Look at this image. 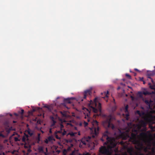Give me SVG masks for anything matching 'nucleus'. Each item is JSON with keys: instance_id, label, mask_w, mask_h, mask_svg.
<instances>
[{"instance_id": "nucleus-1", "label": "nucleus", "mask_w": 155, "mask_h": 155, "mask_svg": "<svg viewBox=\"0 0 155 155\" xmlns=\"http://www.w3.org/2000/svg\"><path fill=\"white\" fill-rule=\"evenodd\" d=\"M91 89L85 91L83 93L84 96L83 97H78L65 98L62 97H58L55 100L53 101V104L51 105L57 107H67V105L69 104L74 107L82 102H85L87 96L91 95Z\"/></svg>"}, {"instance_id": "nucleus-2", "label": "nucleus", "mask_w": 155, "mask_h": 155, "mask_svg": "<svg viewBox=\"0 0 155 155\" xmlns=\"http://www.w3.org/2000/svg\"><path fill=\"white\" fill-rule=\"evenodd\" d=\"M110 133L107 130L105 132L101 140L103 142L106 140V141L104 143V145H107V147L102 146L100 148L99 152L103 155H109L111 154L110 150L115 147L116 144L113 141V138L110 137Z\"/></svg>"}, {"instance_id": "nucleus-3", "label": "nucleus", "mask_w": 155, "mask_h": 155, "mask_svg": "<svg viewBox=\"0 0 155 155\" xmlns=\"http://www.w3.org/2000/svg\"><path fill=\"white\" fill-rule=\"evenodd\" d=\"M133 131L136 132V133H131L130 138V140L133 144H135L137 146V147H135V148L136 149L140 150L143 147V143L142 141L138 139L137 138V130H134Z\"/></svg>"}, {"instance_id": "nucleus-4", "label": "nucleus", "mask_w": 155, "mask_h": 155, "mask_svg": "<svg viewBox=\"0 0 155 155\" xmlns=\"http://www.w3.org/2000/svg\"><path fill=\"white\" fill-rule=\"evenodd\" d=\"M140 136L142 137H149V139L145 141V142L147 143V146L149 147H146L145 149V150L146 151L148 148L150 149L152 146V141L153 140V137L152 134L149 131H147L146 133L142 132L140 134Z\"/></svg>"}, {"instance_id": "nucleus-5", "label": "nucleus", "mask_w": 155, "mask_h": 155, "mask_svg": "<svg viewBox=\"0 0 155 155\" xmlns=\"http://www.w3.org/2000/svg\"><path fill=\"white\" fill-rule=\"evenodd\" d=\"M111 116L109 115L108 118L103 122V125L106 128H111L113 130L115 129V127L113 124L111 123Z\"/></svg>"}, {"instance_id": "nucleus-6", "label": "nucleus", "mask_w": 155, "mask_h": 155, "mask_svg": "<svg viewBox=\"0 0 155 155\" xmlns=\"http://www.w3.org/2000/svg\"><path fill=\"white\" fill-rule=\"evenodd\" d=\"M101 98L98 97H96L94 99V101L91 100L90 102L88 101L87 104L88 105V107H92L90 105L92 104L93 105H95V107H101Z\"/></svg>"}, {"instance_id": "nucleus-7", "label": "nucleus", "mask_w": 155, "mask_h": 155, "mask_svg": "<svg viewBox=\"0 0 155 155\" xmlns=\"http://www.w3.org/2000/svg\"><path fill=\"white\" fill-rule=\"evenodd\" d=\"M93 126L91 128V130L94 132V134L95 135H97L99 133V128L98 127V122L97 120H94L92 123Z\"/></svg>"}, {"instance_id": "nucleus-8", "label": "nucleus", "mask_w": 155, "mask_h": 155, "mask_svg": "<svg viewBox=\"0 0 155 155\" xmlns=\"http://www.w3.org/2000/svg\"><path fill=\"white\" fill-rule=\"evenodd\" d=\"M155 93V92L152 91V92H150L147 91L146 89H144V91H143V92H138L137 95L140 98H143V94L145 95H150L153 94H154Z\"/></svg>"}, {"instance_id": "nucleus-9", "label": "nucleus", "mask_w": 155, "mask_h": 155, "mask_svg": "<svg viewBox=\"0 0 155 155\" xmlns=\"http://www.w3.org/2000/svg\"><path fill=\"white\" fill-rule=\"evenodd\" d=\"M138 128L140 129L141 127H145L146 126V123L143 120L140 121L138 124Z\"/></svg>"}, {"instance_id": "nucleus-10", "label": "nucleus", "mask_w": 155, "mask_h": 155, "mask_svg": "<svg viewBox=\"0 0 155 155\" xmlns=\"http://www.w3.org/2000/svg\"><path fill=\"white\" fill-rule=\"evenodd\" d=\"M60 112L63 117H68V115L67 113V112L65 111H61Z\"/></svg>"}, {"instance_id": "nucleus-11", "label": "nucleus", "mask_w": 155, "mask_h": 155, "mask_svg": "<svg viewBox=\"0 0 155 155\" xmlns=\"http://www.w3.org/2000/svg\"><path fill=\"white\" fill-rule=\"evenodd\" d=\"M88 139H87L86 138H84L82 139L81 140V142L83 144L85 145H86V142H88Z\"/></svg>"}, {"instance_id": "nucleus-12", "label": "nucleus", "mask_w": 155, "mask_h": 155, "mask_svg": "<svg viewBox=\"0 0 155 155\" xmlns=\"http://www.w3.org/2000/svg\"><path fill=\"white\" fill-rule=\"evenodd\" d=\"M51 118L52 121V123L51 124V126L53 127L55 125L56 122L54 120V118L53 117H52Z\"/></svg>"}, {"instance_id": "nucleus-13", "label": "nucleus", "mask_w": 155, "mask_h": 155, "mask_svg": "<svg viewBox=\"0 0 155 155\" xmlns=\"http://www.w3.org/2000/svg\"><path fill=\"white\" fill-rule=\"evenodd\" d=\"M151 101H149L148 100H145V103L148 106V107H152V106H151L150 104L151 103Z\"/></svg>"}, {"instance_id": "nucleus-14", "label": "nucleus", "mask_w": 155, "mask_h": 155, "mask_svg": "<svg viewBox=\"0 0 155 155\" xmlns=\"http://www.w3.org/2000/svg\"><path fill=\"white\" fill-rule=\"evenodd\" d=\"M154 124V126H153L152 124H150L149 125V127L150 128L152 131H155V123Z\"/></svg>"}, {"instance_id": "nucleus-15", "label": "nucleus", "mask_w": 155, "mask_h": 155, "mask_svg": "<svg viewBox=\"0 0 155 155\" xmlns=\"http://www.w3.org/2000/svg\"><path fill=\"white\" fill-rule=\"evenodd\" d=\"M38 105L41 107H50L47 104H44L43 103H40L38 104Z\"/></svg>"}, {"instance_id": "nucleus-16", "label": "nucleus", "mask_w": 155, "mask_h": 155, "mask_svg": "<svg viewBox=\"0 0 155 155\" xmlns=\"http://www.w3.org/2000/svg\"><path fill=\"white\" fill-rule=\"evenodd\" d=\"M35 109H33L32 110L29 111L28 112L29 115H32L33 112L35 111Z\"/></svg>"}, {"instance_id": "nucleus-17", "label": "nucleus", "mask_w": 155, "mask_h": 155, "mask_svg": "<svg viewBox=\"0 0 155 155\" xmlns=\"http://www.w3.org/2000/svg\"><path fill=\"white\" fill-rule=\"evenodd\" d=\"M109 91H107V93L106 92H104V94L105 95V97H102V98H107L108 97V94H109Z\"/></svg>"}, {"instance_id": "nucleus-18", "label": "nucleus", "mask_w": 155, "mask_h": 155, "mask_svg": "<svg viewBox=\"0 0 155 155\" xmlns=\"http://www.w3.org/2000/svg\"><path fill=\"white\" fill-rule=\"evenodd\" d=\"M27 132L28 133L30 136H32L33 134V133L32 132H31V130L30 129H28V130H27Z\"/></svg>"}, {"instance_id": "nucleus-19", "label": "nucleus", "mask_w": 155, "mask_h": 155, "mask_svg": "<svg viewBox=\"0 0 155 155\" xmlns=\"http://www.w3.org/2000/svg\"><path fill=\"white\" fill-rule=\"evenodd\" d=\"M76 134V133H74L73 132H71L69 133L68 134L70 135L71 136L73 137H74L75 135V134Z\"/></svg>"}, {"instance_id": "nucleus-20", "label": "nucleus", "mask_w": 155, "mask_h": 155, "mask_svg": "<svg viewBox=\"0 0 155 155\" xmlns=\"http://www.w3.org/2000/svg\"><path fill=\"white\" fill-rule=\"evenodd\" d=\"M38 150L40 152H44L43 148L41 147H40L38 148Z\"/></svg>"}, {"instance_id": "nucleus-21", "label": "nucleus", "mask_w": 155, "mask_h": 155, "mask_svg": "<svg viewBox=\"0 0 155 155\" xmlns=\"http://www.w3.org/2000/svg\"><path fill=\"white\" fill-rule=\"evenodd\" d=\"M48 139L49 141H51L54 140L53 137L52 136H49L48 137Z\"/></svg>"}, {"instance_id": "nucleus-22", "label": "nucleus", "mask_w": 155, "mask_h": 155, "mask_svg": "<svg viewBox=\"0 0 155 155\" xmlns=\"http://www.w3.org/2000/svg\"><path fill=\"white\" fill-rule=\"evenodd\" d=\"M137 113L139 114L140 116H141L142 115H143L144 114V112H142L141 113H140V112L139 110L137 111Z\"/></svg>"}, {"instance_id": "nucleus-23", "label": "nucleus", "mask_w": 155, "mask_h": 155, "mask_svg": "<svg viewBox=\"0 0 155 155\" xmlns=\"http://www.w3.org/2000/svg\"><path fill=\"white\" fill-rule=\"evenodd\" d=\"M24 110L23 109L21 110V111H19L18 112V113L19 114H20L21 115H22L24 113Z\"/></svg>"}, {"instance_id": "nucleus-24", "label": "nucleus", "mask_w": 155, "mask_h": 155, "mask_svg": "<svg viewBox=\"0 0 155 155\" xmlns=\"http://www.w3.org/2000/svg\"><path fill=\"white\" fill-rule=\"evenodd\" d=\"M91 108H92V109H93V111H94L95 113H97V109L96 108V107H91Z\"/></svg>"}, {"instance_id": "nucleus-25", "label": "nucleus", "mask_w": 155, "mask_h": 155, "mask_svg": "<svg viewBox=\"0 0 155 155\" xmlns=\"http://www.w3.org/2000/svg\"><path fill=\"white\" fill-rule=\"evenodd\" d=\"M27 139V138L25 137V136H23L22 139V141L23 142H25Z\"/></svg>"}, {"instance_id": "nucleus-26", "label": "nucleus", "mask_w": 155, "mask_h": 155, "mask_svg": "<svg viewBox=\"0 0 155 155\" xmlns=\"http://www.w3.org/2000/svg\"><path fill=\"white\" fill-rule=\"evenodd\" d=\"M150 87L152 89L155 90V85H151L150 86Z\"/></svg>"}, {"instance_id": "nucleus-27", "label": "nucleus", "mask_w": 155, "mask_h": 155, "mask_svg": "<svg viewBox=\"0 0 155 155\" xmlns=\"http://www.w3.org/2000/svg\"><path fill=\"white\" fill-rule=\"evenodd\" d=\"M40 134H38V137L37 140V143H39L40 141Z\"/></svg>"}, {"instance_id": "nucleus-28", "label": "nucleus", "mask_w": 155, "mask_h": 155, "mask_svg": "<svg viewBox=\"0 0 155 155\" xmlns=\"http://www.w3.org/2000/svg\"><path fill=\"white\" fill-rule=\"evenodd\" d=\"M125 76L126 77H127L128 78H129V79H131V76L129 74H125Z\"/></svg>"}, {"instance_id": "nucleus-29", "label": "nucleus", "mask_w": 155, "mask_h": 155, "mask_svg": "<svg viewBox=\"0 0 155 155\" xmlns=\"http://www.w3.org/2000/svg\"><path fill=\"white\" fill-rule=\"evenodd\" d=\"M62 133V130L61 129L60 130L57 131V132H55V134H57V133L61 134Z\"/></svg>"}, {"instance_id": "nucleus-30", "label": "nucleus", "mask_w": 155, "mask_h": 155, "mask_svg": "<svg viewBox=\"0 0 155 155\" xmlns=\"http://www.w3.org/2000/svg\"><path fill=\"white\" fill-rule=\"evenodd\" d=\"M84 127H86L88 125V123L86 121H84Z\"/></svg>"}, {"instance_id": "nucleus-31", "label": "nucleus", "mask_w": 155, "mask_h": 155, "mask_svg": "<svg viewBox=\"0 0 155 155\" xmlns=\"http://www.w3.org/2000/svg\"><path fill=\"white\" fill-rule=\"evenodd\" d=\"M55 136L56 139H61V138L60 137H59L58 135L56 134H55Z\"/></svg>"}, {"instance_id": "nucleus-32", "label": "nucleus", "mask_w": 155, "mask_h": 155, "mask_svg": "<svg viewBox=\"0 0 155 155\" xmlns=\"http://www.w3.org/2000/svg\"><path fill=\"white\" fill-rule=\"evenodd\" d=\"M76 151H72V153L70 154V155H76Z\"/></svg>"}, {"instance_id": "nucleus-33", "label": "nucleus", "mask_w": 155, "mask_h": 155, "mask_svg": "<svg viewBox=\"0 0 155 155\" xmlns=\"http://www.w3.org/2000/svg\"><path fill=\"white\" fill-rule=\"evenodd\" d=\"M23 136H25V137L27 138V140H28V138L29 137V136L28 135L25 134V133L24 134V135Z\"/></svg>"}, {"instance_id": "nucleus-34", "label": "nucleus", "mask_w": 155, "mask_h": 155, "mask_svg": "<svg viewBox=\"0 0 155 155\" xmlns=\"http://www.w3.org/2000/svg\"><path fill=\"white\" fill-rule=\"evenodd\" d=\"M14 140L15 141H19V140L18 139V138L17 137H15L14 138Z\"/></svg>"}, {"instance_id": "nucleus-35", "label": "nucleus", "mask_w": 155, "mask_h": 155, "mask_svg": "<svg viewBox=\"0 0 155 155\" xmlns=\"http://www.w3.org/2000/svg\"><path fill=\"white\" fill-rule=\"evenodd\" d=\"M48 141H49L48 140V139H46L45 141V143L47 144H48Z\"/></svg>"}, {"instance_id": "nucleus-36", "label": "nucleus", "mask_w": 155, "mask_h": 155, "mask_svg": "<svg viewBox=\"0 0 155 155\" xmlns=\"http://www.w3.org/2000/svg\"><path fill=\"white\" fill-rule=\"evenodd\" d=\"M66 132L65 130H64L63 132L62 133V134L63 136H64L66 134Z\"/></svg>"}, {"instance_id": "nucleus-37", "label": "nucleus", "mask_w": 155, "mask_h": 155, "mask_svg": "<svg viewBox=\"0 0 155 155\" xmlns=\"http://www.w3.org/2000/svg\"><path fill=\"white\" fill-rule=\"evenodd\" d=\"M83 155H90V154L88 153H83Z\"/></svg>"}, {"instance_id": "nucleus-38", "label": "nucleus", "mask_w": 155, "mask_h": 155, "mask_svg": "<svg viewBox=\"0 0 155 155\" xmlns=\"http://www.w3.org/2000/svg\"><path fill=\"white\" fill-rule=\"evenodd\" d=\"M135 155H144L142 153H140V154H138L137 153H136Z\"/></svg>"}, {"instance_id": "nucleus-39", "label": "nucleus", "mask_w": 155, "mask_h": 155, "mask_svg": "<svg viewBox=\"0 0 155 155\" xmlns=\"http://www.w3.org/2000/svg\"><path fill=\"white\" fill-rule=\"evenodd\" d=\"M14 114L16 116H18L19 115V113L18 114H17V113H14Z\"/></svg>"}, {"instance_id": "nucleus-40", "label": "nucleus", "mask_w": 155, "mask_h": 155, "mask_svg": "<svg viewBox=\"0 0 155 155\" xmlns=\"http://www.w3.org/2000/svg\"><path fill=\"white\" fill-rule=\"evenodd\" d=\"M151 75V74H148L147 76V78H150V76Z\"/></svg>"}, {"instance_id": "nucleus-41", "label": "nucleus", "mask_w": 155, "mask_h": 155, "mask_svg": "<svg viewBox=\"0 0 155 155\" xmlns=\"http://www.w3.org/2000/svg\"><path fill=\"white\" fill-rule=\"evenodd\" d=\"M153 146L155 147V141H153Z\"/></svg>"}, {"instance_id": "nucleus-42", "label": "nucleus", "mask_w": 155, "mask_h": 155, "mask_svg": "<svg viewBox=\"0 0 155 155\" xmlns=\"http://www.w3.org/2000/svg\"><path fill=\"white\" fill-rule=\"evenodd\" d=\"M60 126H61V129L62 128H63L64 127V126L62 124H61V125H60Z\"/></svg>"}, {"instance_id": "nucleus-43", "label": "nucleus", "mask_w": 155, "mask_h": 155, "mask_svg": "<svg viewBox=\"0 0 155 155\" xmlns=\"http://www.w3.org/2000/svg\"><path fill=\"white\" fill-rule=\"evenodd\" d=\"M126 111H127L129 107H125Z\"/></svg>"}, {"instance_id": "nucleus-44", "label": "nucleus", "mask_w": 155, "mask_h": 155, "mask_svg": "<svg viewBox=\"0 0 155 155\" xmlns=\"http://www.w3.org/2000/svg\"><path fill=\"white\" fill-rule=\"evenodd\" d=\"M67 125H71V124L70 123H67Z\"/></svg>"}, {"instance_id": "nucleus-45", "label": "nucleus", "mask_w": 155, "mask_h": 155, "mask_svg": "<svg viewBox=\"0 0 155 155\" xmlns=\"http://www.w3.org/2000/svg\"><path fill=\"white\" fill-rule=\"evenodd\" d=\"M49 133H52V129L51 128H50L49 129Z\"/></svg>"}, {"instance_id": "nucleus-46", "label": "nucleus", "mask_w": 155, "mask_h": 155, "mask_svg": "<svg viewBox=\"0 0 155 155\" xmlns=\"http://www.w3.org/2000/svg\"><path fill=\"white\" fill-rule=\"evenodd\" d=\"M148 108V109H153V107H147ZM153 108H155V107H153Z\"/></svg>"}, {"instance_id": "nucleus-47", "label": "nucleus", "mask_w": 155, "mask_h": 155, "mask_svg": "<svg viewBox=\"0 0 155 155\" xmlns=\"http://www.w3.org/2000/svg\"><path fill=\"white\" fill-rule=\"evenodd\" d=\"M4 136L3 134H0V137H4Z\"/></svg>"}, {"instance_id": "nucleus-48", "label": "nucleus", "mask_w": 155, "mask_h": 155, "mask_svg": "<svg viewBox=\"0 0 155 155\" xmlns=\"http://www.w3.org/2000/svg\"><path fill=\"white\" fill-rule=\"evenodd\" d=\"M134 70L135 71H139L137 69V68H135L134 69Z\"/></svg>"}, {"instance_id": "nucleus-49", "label": "nucleus", "mask_w": 155, "mask_h": 155, "mask_svg": "<svg viewBox=\"0 0 155 155\" xmlns=\"http://www.w3.org/2000/svg\"><path fill=\"white\" fill-rule=\"evenodd\" d=\"M79 125L80 126H82V124L81 123H80L79 124Z\"/></svg>"}, {"instance_id": "nucleus-50", "label": "nucleus", "mask_w": 155, "mask_h": 155, "mask_svg": "<svg viewBox=\"0 0 155 155\" xmlns=\"http://www.w3.org/2000/svg\"><path fill=\"white\" fill-rule=\"evenodd\" d=\"M143 78H140V80L141 81H143Z\"/></svg>"}, {"instance_id": "nucleus-51", "label": "nucleus", "mask_w": 155, "mask_h": 155, "mask_svg": "<svg viewBox=\"0 0 155 155\" xmlns=\"http://www.w3.org/2000/svg\"><path fill=\"white\" fill-rule=\"evenodd\" d=\"M126 117H128L129 116V114H126Z\"/></svg>"}, {"instance_id": "nucleus-52", "label": "nucleus", "mask_w": 155, "mask_h": 155, "mask_svg": "<svg viewBox=\"0 0 155 155\" xmlns=\"http://www.w3.org/2000/svg\"><path fill=\"white\" fill-rule=\"evenodd\" d=\"M78 135H81L80 133V132H79L78 133Z\"/></svg>"}, {"instance_id": "nucleus-53", "label": "nucleus", "mask_w": 155, "mask_h": 155, "mask_svg": "<svg viewBox=\"0 0 155 155\" xmlns=\"http://www.w3.org/2000/svg\"><path fill=\"white\" fill-rule=\"evenodd\" d=\"M74 129L76 130H77V127H74Z\"/></svg>"}, {"instance_id": "nucleus-54", "label": "nucleus", "mask_w": 155, "mask_h": 155, "mask_svg": "<svg viewBox=\"0 0 155 155\" xmlns=\"http://www.w3.org/2000/svg\"><path fill=\"white\" fill-rule=\"evenodd\" d=\"M9 115H10V116L12 117V114H9Z\"/></svg>"}, {"instance_id": "nucleus-55", "label": "nucleus", "mask_w": 155, "mask_h": 155, "mask_svg": "<svg viewBox=\"0 0 155 155\" xmlns=\"http://www.w3.org/2000/svg\"><path fill=\"white\" fill-rule=\"evenodd\" d=\"M131 98H132V100H133V99L134 98V97H133V96H131Z\"/></svg>"}, {"instance_id": "nucleus-56", "label": "nucleus", "mask_w": 155, "mask_h": 155, "mask_svg": "<svg viewBox=\"0 0 155 155\" xmlns=\"http://www.w3.org/2000/svg\"><path fill=\"white\" fill-rule=\"evenodd\" d=\"M71 147H72L73 146V144H71Z\"/></svg>"}, {"instance_id": "nucleus-57", "label": "nucleus", "mask_w": 155, "mask_h": 155, "mask_svg": "<svg viewBox=\"0 0 155 155\" xmlns=\"http://www.w3.org/2000/svg\"><path fill=\"white\" fill-rule=\"evenodd\" d=\"M99 107V110L101 111V107Z\"/></svg>"}, {"instance_id": "nucleus-58", "label": "nucleus", "mask_w": 155, "mask_h": 155, "mask_svg": "<svg viewBox=\"0 0 155 155\" xmlns=\"http://www.w3.org/2000/svg\"><path fill=\"white\" fill-rule=\"evenodd\" d=\"M143 81V84H145V82Z\"/></svg>"}, {"instance_id": "nucleus-59", "label": "nucleus", "mask_w": 155, "mask_h": 155, "mask_svg": "<svg viewBox=\"0 0 155 155\" xmlns=\"http://www.w3.org/2000/svg\"><path fill=\"white\" fill-rule=\"evenodd\" d=\"M141 108L142 109H144V107H141Z\"/></svg>"}, {"instance_id": "nucleus-60", "label": "nucleus", "mask_w": 155, "mask_h": 155, "mask_svg": "<svg viewBox=\"0 0 155 155\" xmlns=\"http://www.w3.org/2000/svg\"><path fill=\"white\" fill-rule=\"evenodd\" d=\"M120 143H121V144H123V142L122 141V142H120Z\"/></svg>"}, {"instance_id": "nucleus-61", "label": "nucleus", "mask_w": 155, "mask_h": 155, "mask_svg": "<svg viewBox=\"0 0 155 155\" xmlns=\"http://www.w3.org/2000/svg\"><path fill=\"white\" fill-rule=\"evenodd\" d=\"M68 109H69L70 108V107H66Z\"/></svg>"}, {"instance_id": "nucleus-62", "label": "nucleus", "mask_w": 155, "mask_h": 155, "mask_svg": "<svg viewBox=\"0 0 155 155\" xmlns=\"http://www.w3.org/2000/svg\"><path fill=\"white\" fill-rule=\"evenodd\" d=\"M124 107H129V106H128V105H127L126 106H125Z\"/></svg>"}, {"instance_id": "nucleus-63", "label": "nucleus", "mask_w": 155, "mask_h": 155, "mask_svg": "<svg viewBox=\"0 0 155 155\" xmlns=\"http://www.w3.org/2000/svg\"><path fill=\"white\" fill-rule=\"evenodd\" d=\"M83 107V109H86V108H85V107Z\"/></svg>"}, {"instance_id": "nucleus-64", "label": "nucleus", "mask_w": 155, "mask_h": 155, "mask_svg": "<svg viewBox=\"0 0 155 155\" xmlns=\"http://www.w3.org/2000/svg\"><path fill=\"white\" fill-rule=\"evenodd\" d=\"M57 152H58V153H59V152H60V150H58V151H57Z\"/></svg>"}]
</instances>
